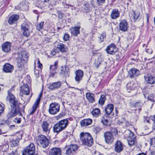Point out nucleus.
I'll return each instance as SVG.
<instances>
[{
	"instance_id": "nucleus-1",
	"label": "nucleus",
	"mask_w": 155,
	"mask_h": 155,
	"mask_svg": "<svg viewBox=\"0 0 155 155\" xmlns=\"http://www.w3.org/2000/svg\"><path fill=\"white\" fill-rule=\"evenodd\" d=\"M17 54L18 55L17 58L18 69L23 73L25 71L24 64L28 59L27 53L25 52H22L21 53H18Z\"/></svg>"
},
{
	"instance_id": "nucleus-2",
	"label": "nucleus",
	"mask_w": 155,
	"mask_h": 155,
	"mask_svg": "<svg viewBox=\"0 0 155 155\" xmlns=\"http://www.w3.org/2000/svg\"><path fill=\"white\" fill-rule=\"evenodd\" d=\"M80 140L82 144L88 147H91L94 141L91 135L87 132H82L80 135Z\"/></svg>"
},
{
	"instance_id": "nucleus-3",
	"label": "nucleus",
	"mask_w": 155,
	"mask_h": 155,
	"mask_svg": "<svg viewBox=\"0 0 155 155\" xmlns=\"http://www.w3.org/2000/svg\"><path fill=\"white\" fill-rule=\"evenodd\" d=\"M117 129L115 128H112L110 131H107L104 134V137L106 143L108 144L112 143L114 139V137L117 135Z\"/></svg>"
},
{
	"instance_id": "nucleus-4",
	"label": "nucleus",
	"mask_w": 155,
	"mask_h": 155,
	"mask_svg": "<svg viewBox=\"0 0 155 155\" xmlns=\"http://www.w3.org/2000/svg\"><path fill=\"white\" fill-rule=\"evenodd\" d=\"M68 121L65 119L58 121L53 127V132L58 134L64 130L68 125Z\"/></svg>"
},
{
	"instance_id": "nucleus-5",
	"label": "nucleus",
	"mask_w": 155,
	"mask_h": 155,
	"mask_svg": "<svg viewBox=\"0 0 155 155\" xmlns=\"http://www.w3.org/2000/svg\"><path fill=\"white\" fill-rule=\"evenodd\" d=\"M137 137L134 133L130 130L129 135L127 140L129 146L131 147L134 146L138 147L139 144L138 143L136 139Z\"/></svg>"
},
{
	"instance_id": "nucleus-6",
	"label": "nucleus",
	"mask_w": 155,
	"mask_h": 155,
	"mask_svg": "<svg viewBox=\"0 0 155 155\" xmlns=\"http://www.w3.org/2000/svg\"><path fill=\"white\" fill-rule=\"evenodd\" d=\"M35 146L33 143H31L24 148L22 155H35Z\"/></svg>"
},
{
	"instance_id": "nucleus-7",
	"label": "nucleus",
	"mask_w": 155,
	"mask_h": 155,
	"mask_svg": "<svg viewBox=\"0 0 155 155\" xmlns=\"http://www.w3.org/2000/svg\"><path fill=\"white\" fill-rule=\"evenodd\" d=\"M8 101L12 108L19 109L18 102L14 95L9 91L8 92Z\"/></svg>"
},
{
	"instance_id": "nucleus-8",
	"label": "nucleus",
	"mask_w": 155,
	"mask_h": 155,
	"mask_svg": "<svg viewBox=\"0 0 155 155\" xmlns=\"http://www.w3.org/2000/svg\"><path fill=\"white\" fill-rule=\"evenodd\" d=\"M60 107V104L56 102L52 103L49 105L48 112L51 114H55L59 111Z\"/></svg>"
},
{
	"instance_id": "nucleus-9",
	"label": "nucleus",
	"mask_w": 155,
	"mask_h": 155,
	"mask_svg": "<svg viewBox=\"0 0 155 155\" xmlns=\"http://www.w3.org/2000/svg\"><path fill=\"white\" fill-rule=\"evenodd\" d=\"M37 142L40 144V147L43 148L47 147L49 143L48 139L44 135H41L38 137Z\"/></svg>"
},
{
	"instance_id": "nucleus-10",
	"label": "nucleus",
	"mask_w": 155,
	"mask_h": 155,
	"mask_svg": "<svg viewBox=\"0 0 155 155\" xmlns=\"http://www.w3.org/2000/svg\"><path fill=\"white\" fill-rule=\"evenodd\" d=\"M129 28L128 22L125 19L122 20L119 24V29L123 32L127 31Z\"/></svg>"
},
{
	"instance_id": "nucleus-11",
	"label": "nucleus",
	"mask_w": 155,
	"mask_h": 155,
	"mask_svg": "<svg viewBox=\"0 0 155 155\" xmlns=\"http://www.w3.org/2000/svg\"><path fill=\"white\" fill-rule=\"evenodd\" d=\"M140 74V71L134 68L130 69L128 71V76L131 78L137 77Z\"/></svg>"
},
{
	"instance_id": "nucleus-12",
	"label": "nucleus",
	"mask_w": 155,
	"mask_h": 155,
	"mask_svg": "<svg viewBox=\"0 0 155 155\" xmlns=\"http://www.w3.org/2000/svg\"><path fill=\"white\" fill-rule=\"evenodd\" d=\"M118 50V49L114 44H111L107 46L106 49L107 52L110 54L114 55Z\"/></svg>"
},
{
	"instance_id": "nucleus-13",
	"label": "nucleus",
	"mask_w": 155,
	"mask_h": 155,
	"mask_svg": "<svg viewBox=\"0 0 155 155\" xmlns=\"http://www.w3.org/2000/svg\"><path fill=\"white\" fill-rule=\"evenodd\" d=\"M58 62L56 61L54 65H50V76L53 77L57 73V69L58 68Z\"/></svg>"
},
{
	"instance_id": "nucleus-14",
	"label": "nucleus",
	"mask_w": 155,
	"mask_h": 155,
	"mask_svg": "<svg viewBox=\"0 0 155 155\" xmlns=\"http://www.w3.org/2000/svg\"><path fill=\"white\" fill-rule=\"evenodd\" d=\"M78 147V146L76 144H71L68 146L66 151V154L70 155L74 154L77 150Z\"/></svg>"
},
{
	"instance_id": "nucleus-15",
	"label": "nucleus",
	"mask_w": 155,
	"mask_h": 155,
	"mask_svg": "<svg viewBox=\"0 0 155 155\" xmlns=\"http://www.w3.org/2000/svg\"><path fill=\"white\" fill-rule=\"evenodd\" d=\"M75 80L78 83H79L80 81L82 80L84 76L83 71L81 70H78L75 72Z\"/></svg>"
},
{
	"instance_id": "nucleus-16",
	"label": "nucleus",
	"mask_w": 155,
	"mask_h": 155,
	"mask_svg": "<svg viewBox=\"0 0 155 155\" xmlns=\"http://www.w3.org/2000/svg\"><path fill=\"white\" fill-rule=\"evenodd\" d=\"M2 71L6 73H11L14 69V66L9 63H5L3 66Z\"/></svg>"
},
{
	"instance_id": "nucleus-17",
	"label": "nucleus",
	"mask_w": 155,
	"mask_h": 155,
	"mask_svg": "<svg viewBox=\"0 0 155 155\" xmlns=\"http://www.w3.org/2000/svg\"><path fill=\"white\" fill-rule=\"evenodd\" d=\"M21 29L23 32L24 35L28 37L30 34L28 25L26 23H23L21 25Z\"/></svg>"
},
{
	"instance_id": "nucleus-18",
	"label": "nucleus",
	"mask_w": 155,
	"mask_h": 155,
	"mask_svg": "<svg viewBox=\"0 0 155 155\" xmlns=\"http://www.w3.org/2000/svg\"><path fill=\"white\" fill-rule=\"evenodd\" d=\"M144 78L148 84H151L155 83V77L152 76L150 74H148L144 76Z\"/></svg>"
},
{
	"instance_id": "nucleus-19",
	"label": "nucleus",
	"mask_w": 155,
	"mask_h": 155,
	"mask_svg": "<svg viewBox=\"0 0 155 155\" xmlns=\"http://www.w3.org/2000/svg\"><path fill=\"white\" fill-rule=\"evenodd\" d=\"M61 86V82L58 81L50 83L48 86V88L51 90H55L60 88Z\"/></svg>"
},
{
	"instance_id": "nucleus-20",
	"label": "nucleus",
	"mask_w": 155,
	"mask_h": 155,
	"mask_svg": "<svg viewBox=\"0 0 155 155\" xmlns=\"http://www.w3.org/2000/svg\"><path fill=\"white\" fill-rule=\"evenodd\" d=\"M41 127L42 130L47 134H49L50 131L49 125L47 121H44L42 122L41 124Z\"/></svg>"
},
{
	"instance_id": "nucleus-21",
	"label": "nucleus",
	"mask_w": 155,
	"mask_h": 155,
	"mask_svg": "<svg viewBox=\"0 0 155 155\" xmlns=\"http://www.w3.org/2000/svg\"><path fill=\"white\" fill-rule=\"evenodd\" d=\"M80 28L81 27L80 26L71 28L70 29V31L71 35L75 37L77 36L80 33Z\"/></svg>"
},
{
	"instance_id": "nucleus-22",
	"label": "nucleus",
	"mask_w": 155,
	"mask_h": 155,
	"mask_svg": "<svg viewBox=\"0 0 155 155\" xmlns=\"http://www.w3.org/2000/svg\"><path fill=\"white\" fill-rule=\"evenodd\" d=\"M11 44L9 42H6L2 46V50L5 52H8L11 50Z\"/></svg>"
},
{
	"instance_id": "nucleus-23",
	"label": "nucleus",
	"mask_w": 155,
	"mask_h": 155,
	"mask_svg": "<svg viewBox=\"0 0 155 155\" xmlns=\"http://www.w3.org/2000/svg\"><path fill=\"white\" fill-rule=\"evenodd\" d=\"M61 70L60 73L62 77H67L69 76L70 72L68 68L65 67L61 66Z\"/></svg>"
},
{
	"instance_id": "nucleus-24",
	"label": "nucleus",
	"mask_w": 155,
	"mask_h": 155,
	"mask_svg": "<svg viewBox=\"0 0 155 155\" xmlns=\"http://www.w3.org/2000/svg\"><path fill=\"white\" fill-rule=\"evenodd\" d=\"M19 109L14 108L10 109L7 115L8 118H12L15 117L18 114Z\"/></svg>"
},
{
	"instance_id": "nucleus-25",
	"label": "nucleus",
	"mask_w": 155,
	"mask_h": 155,
	"mask_svg": "<svg viewBox=\"0 0 155 155\" xmlns=\"http://www.w3.org/2000/svg\"><path fill=\"white\" fill-rule=\"evenodd\" d=\"M19 19V16L18 15H13L9 18L8 22L10 25L16 23Z\"/></svg>"
},
{
	"instance_id": "nucleus-26",
	"label": "nucleus",
	"mask_w": 155,
	"mask_h": 155,
	"mask_svg": "<svg viewBox=\"0 0 155 155\" xmlns=\"http://www.w3.org/2000/svg\"><path fill=\"white\" fill-rule=\"evenodd\" d=\"M20 95L21 96V99L24 101V104H26L29 101L32 94L30 96L29 94H20Z\"/></svg>"
},
{
	"instance_id": "nucleus-27",
	"label": "nucleus",
	"mask_w": 155,
	"mask_h": 155,
	"mask_svg": "<svg viewBox=\"0 0 155 155\" xmlns=\"http://www.w3.org/2000/svg\"><path fill=\"white\" fill-rule=\"evenodd\" d=\"M123 149V145L120 141H117L115 143V150L117 153L121 151Z\"/></svg>"
},
{
	"instance_id": "nucleus-28",
	"label": "nucleus",
	"mask_w": 155,
	"mask_h": 155,
	"mask_svg": "<svg viewBox=\"0 0 155 155\" xmlns=\"http://www.w3.org/2000/svg\"><path fill=\"white\" fill-rule=\"evenodd\" d=\"M61 149L58 148H53L49 152L50 155H61Z\"/></svg>"
},
{
	"instance_id": "nucleus-29",
	"label": "nucleus",
	"mask_w": 155,
	"mask_h": 155,
	"mask_svg": "<svg viewBox=\"0 0 155 155\" xmlns=\"http://www.w3.org/2000/svg\"><path fill=\"white\" fill-rule=\"evenodd\" d=\"M120 12L118 9H113L110 14V17L113 19H115L120 16Z\"/></svg>"
},
{
	"instance_id": "nucleus-30",
	"label": "nucleus",
	"mask_w": 155,
	"mask_h": 155,
	"mask_svg": "<svg viewBox=\"0 0 155 155\" xmlns=\"http://www.w3.org/2000/svg\"><path fill=\"white\" fill-rule=\"evenodd\" d=\"M92 120L90 118L84 119L82 120L80 122L81 126L85 127L90 125L92 123Z\"/></svg>"
},
{
	"instance_id": "nucleus-31",
	"label": "nucleus",
	"mask_w": 155,
	"mask_h": 155,
	"mask_svg": "<svg viewBox=\"0 0 155 155\" xmlns=\"http://www.w3.org/2000/svg\"><path fill=\"white\" fill-rule=\"evenodd\" d=\"M30 92V89L28 84H25L24 85L21 87L20 91V94H29Z\"/></svg>"
},
{
	"instance_id": "nucleus-32",
	"label": "nucleus",
	"mask_w": 155,
	"mask_h": 155,
	"mask_svg": "<svg viewBox=\"0 0 155 155\" xmlns=\"http://www.w3.org/2000/svg\"><path fill=\"white\" fill-rule=\"evenodd\" d=\"M57 48L61 52L63 53L66 52L68 50L67 47L62 43H59L58 44Z\"/></svg>"
},
{
	"instance_id": "nucleus-33",
	"label": "nucleus",
	"mask_w": 155,
	"mask_h": 155,
	"mask_svg": "<svg viewBox=\"0 0 155 155\" xmlns=\"http://www.w3.org/2000/svg\"><path fill=\"white\" fill-rule=\"evenodd\" d=\"M114 110V106L111 104H109L106 107L105 109L106 113L107 115L112 114V111Z\"/></svg>"
},
{
	"instance_id": "nucleus-34",
	"label": "nucleus",
	"mask_w": 155,
	"mask_h": 155,
	"mask_svg": "<svg viewBox=\"0 0 155 155\" xmlns=\"http://www.w3.org/2000/svg\"><path fill=\"white\" fill-rule=\"evenodd\" d=\"M91 113L94 117L96 118L99 117L101 115V111L100 109L96 108L94 109Z\"/></svg>"
},
{
	"instance_id": "nucleus-35",
	"label": "nucleus",
	"mask_w": 155,
	"mask_h": 155,
	"mask_svg": "<svg viewBox=\"0 0 155 155\" xmlns=\"http://www.w3.org/2000/svg\"><path fill=\"white\" fill-rule=\"evenodd\" d=\"M145 102V99H143L138 100L137 102L133 104V106L135 107H137L142 106Z\"/></svg>"
},
{
	"instance_id": "nucleus-36",
	"label": "nucleus",
	"mask_w": 155,
	"mask_h": 155,
	"mask_svg": "<svg viewBox=\"0 0 155 155\" xmlns=\"http://www.w3.org/2000/svg\"><path fill=\"white\" fill-rule=\"evenodd\" d=\"M94 95L90 93H87L86 94V97L88 100L91 103H93L94 101Z\"/></svg>"
},
{
	"instance_id": "nucleus-37",
	"label": "nucleus",
	"mask_w": 155,
	"mask_h": 155,
	"mask_svg": "<svg viewBox=\"0 0 155 155\" xmlns=\"http://www.w3.org/2000/svg\"><path fill=\"white\" fill-rule=\"evenodd\" d=\"M20 9L22 10H27L28 8V6L27 2H21L19 5Z\"/></svg>"
},
{
	"instance_id": "nucleus-38",
	"label": "nucleus",
	"mask_w": 155,
	"mask_h": 155,
	"mask_svg": "<svg viewBox=\"0 0 155 155\" xmlns=\"http://www.w3.org/2000/svg\"><path fill=\"white\" fill-rule=\"evenodd\" d=\"M106 38V34L105 33H102L97 38V41L99 43H101Z\"/></svg>"
},
{
	"instance_id": "nucleus-39",
	"label": "nucleus",
	"mask_w": 155,
	"mask_h": 155,
	"mask_svg": "<svg viewBox=\"0 0 155 155\" xmlns=\"http://www.w3.org/2000/svg\"><path fill=\"white\" fill-rule=\"evenodd\" d=\"M39 105L34 103L32 107V109L29 111V115H32L36 110L37 108L38 107Z\"/></svg>"
},
{
	"instance_id": "nucleus-40",
	"label": "nucleus",
	"mask_w": 155,
	"mask_h": 155,
	"mask_svg": "<svg viewBox=\"0 0 155 155\" xmlns=\"http://www.w3.org/2000/svg\"><path fill=\"white\" fill-rule=\"evenodd\" d=\"M135 86L133 83L130 82L127 84V88L128 90L131 91L135 89Z\"/></svg>"
},
{
	"instance_id": "nucleus-41",
	"label": "nucleus",
	"mask_w": 155,
	"mask_h": 155,
	"mask_svg": "<svg viewBox=\"0 0 155 155\" xmlns=\"http://www.w3.org/2000/svg\"><path fill=\"white\" fill-rule=\"evenodd\" d=\"M106 100L105 96L104 94L101 95L100 98L99 100L98 103L101 105H103L104 104L105 100Z\"/></svg>"
},
{
	"instance_id": "nucleus-42",
	"label": "nucleus",
	"mask_w": 155,
	"mask_h": 155,
	"mask_svg": "<svg viewBox=\"0 0 155 155\" xmlns=\"http://www.w3.org/2000/svg\"><path fill=\"white\" fill-rule=\"evenodd\" d=\"M44 23V22L43 21L41 22L40 23L38 24L36 26L37 29L38 31H41L42 34H43L42 32V30L43 29Z\"/></svg>"
},
{
	"instance_id": "nucleus-43",
	"label": "nucleus",
	"mask_w": 155,
	"mask_h": 155,
	"mask_svg": "<svg viewBox=\"0 0 155 155\" xmlns=\"http://www.w3.org/2000/svg\"><path fill=\"white\" fill-rule=\"evenodd\" d=\"M20 139L19 138H16V139L13 140L12 141V144L11 145L12 147H15L17 146L19 143Z\"/></svg>"
},
{
	"instance_id": "nucleus-44",
	"label": "nucleus",
	"mask_w": 155,
	"mask_h": 155,
	"mask_svg": "<svg viewBox=\"0 0 155 155\" xmlns=\"http://www.w3.org/2000/svg\"><path fill=\"white\" fill-rule=\"evenodd\" d=\"M133 18L134 20L138 19L140 15V13L138 11H135L133 12Z\"/></svg>"
},
{
	"instance_id": "nucleus-45",
	"label": "nucleus",
	"mask_w": 155,
	"mask_h": 155,
	"mask_svg": "<svg viewBox=\"0 0 155 155\" xmlns=\"http://www.w3.org/2000/svg\"><path fill=\"white\" fill-rule=\"evenodd\" d=\"M42 93H43L42 91H41V93L39 94L38 95V99L36 100L35 103L39 105L40 102V101L41 100V97L42 95Z\"/></svg>"
},
{
	"instance_id": "nucleus-46",
	"label": "nucleus",
	"mask_w": 155,
	"mask_h": 155,
	"mask_svg": "<svg viewBox=\"0 0 155 155\" xmlns=\"http://www.w3.org/2000/svg\"><path fill=\"white\" fill-rule=\"evenodd\" d=\"M101 130V128L99 127H96L94 128V131L96 134H99Z\"/></svg>"
},
{
	"instance_id": "nucleus-47",
	"label": "nucleus",
	"mask_w": 155,
	"mask_h": 155,
	"mask_svg": "<svg viewBox=\"0 0 155 155\" xmlns=\"http://www.w3.org/2000/svg\"><path fill=\"white\" fill-rule=\"evenodd\" d=\"M148 100L152 102H154L155 101V100H154V96L153 94H149L148 96Z\"/></svg>"
},
{
	"instance_id": "nucleus-48",
	"label": "nucleus",
	"mask_w": 155,
	"mask_h": 155,
	"mask_svg": "<svg viewBox=\"0 0 155 155\" xmlns=\"http://www.w3.org/2000/svg\"><path fill=\"white\" fill-rule=\"evenodd\" d=\"M150 144L153 147H155V137L150 140Z\"/></svg>"
},
{
	"instance_id": "nucleus-49",
	"label": "nucleus",
	"mask_w": 155,
	"mask_h": 155,
	"mask_svg": "<svg viewBox=\"0 0 155 155\" xmlns=\"http://www.w3.org/2000/svg\"><path fill=\"white\" fill-rule=\"evenodd\" d=\"M101 122L104 125L107 126L108 125V121L107 119L103 118L101 120Z\"/></svg>"
},
{
	"instance_id": "nucleus-50",
	"label": "nucleus",
	"mask_w": 155,
	"mask_h": 155,
	"mask_svg": "<svg viewBox=\"0 0 155 155\" xmlns=\"http://www.w3.org/2000/svg\"><path fill=\"white\" fill-rule=\"evenodd\" d=\"M70 38V36L69 34H65L64 35L63 37V39L64 41H67Z\"/></svg>"
},
{
	"instance_id": "nucleus-51",
	"label": "nucleus",
	"mask_w": 155,
	"mask_h": 155,
	"mask_svg": "<svg viewBox=\"0 0 155 155\" xmlns=\"http://www.w3.org/2000/svg\"><path fill=\"white\" fill-rule=\"evenodd\" d=\"M37 61V64L38 67L40 68H41L42 67V64L40 63V62L39 59H37L35 60V61Z\"/></svg>"
},
{
	"instance_id": "nucleus-52",
	"label": "nucleus",
	"mask_w": 155,
	"mask_h": 155,
	"mask_svg": "<svg viewBox=\"0 0 155 155\" xmlns=\"http://www.w3.org/2000/svg\"><path fill=\"white\" fill-rule=\"evenodd\" d=\"M58 54V53L56 52L54 50H52L51 51V54L53 56H57V54Z\"/></svg>"
},
{
	"instance_id": "nucleus-53",
	"label": "nucleus",
	"mask_w": 155,
	"mask_h": 155,
	"mask_svg": "<svg viewBox=\"0 0 155 155\" xmlns=\"http://www.w3.org/2000/svg\"><path fill=\"white\" fill-rule=\"evenodd\" d=\"M144 121L145 122H147L148 123H150V119L149 117H144Z\"/></svg>"
},
{
	"instance_id": "nucleus-54",
	"label": "nucleus",
	"mask_w": 155,
	"mask_h": 155,
	"mask_svg": "<svg viewBox=\"0 0 155 155\" xmlns=\"http://www.w3.org/2000/svg\"><path fill=\"white\" fill-rule=\"evenodd\" d=\"M105 0H97V3L99 5H101L105 2Z\"/></svg>"
},
{
	"instance_id": "nucleus-55",
	"label": "nucleus",
	"mask_w": 155,
	"mask_h": 155,
	"mask_svg": "<svg viewBox=\"0 0 155 155\" xmlns=\"http://www.w3.org/2000/svg\"><path fill=\"white\" fill-rule=\"evenodd\" d=\"M4 111V107L0 104V116H1V114L3 113Z\"/></svg>"
},
{
	"instance_id": "nucleus-56",
	"label": "nucleus",
	"mask_w": 155,
	"mask_h": 155,
	"mask_svg": "<svg viewBox=\"0 0 155 155\" xmlns=\"http://www.w3.org/2000/svg\"><path fill=\"white\" fill-rule=\"evenodd\" d=\"M17 149L14 151H12L11 153L8 154L9 155H17Z\"/></svg>"
},
{
	"instance_id": "nucleus-57",
	"label": "nucleus",
	"mask_w": 155,
	"mask_h": 155,
	"mask_svg": "<svg viewBox=\"0 0 155 155\" xmlns=\"http://www.w3.org/2000/svg\"><path fill=\"white\" fill-rule=\"evenodd\" d=\"M58 16L61 19L63 17L64 15V14L63 13L60 12H58Z\"/></svg>"
},
{
	"instance_id": "nucleus-58",
	"label": "nucleus",
	"mask_w": 155,
	"mask_h": 155,
	"mask_svg": "<svg viewBox=\"0 0 155 155\" xmlns=\"http://www.w3.org/2000/svg\"><path fill=\"white\" fill-rule=\"evenodd\" d=\"M15 121L17 122L18 123H20L21 122V119L20 118H15Z\"/></svg>"
},
{
	"instance_id": "nucleus-59",
	"label": "nucleus",
	"mask_w": 155,
	"mask_h": 155,
	"mask_svg": "<svg viewBox=\"0 0 155 155\" xmlns=\"http://www.w3.org/2000/svg\"><path fill=\"white\" fill-rule=\"evenodd\" d=\"M34 73L36 77H38L39 76V73L38 71H35Z\"/></svg>"
},
{
	"instance_id": "nucleus-60",
	"label": "nucleus",
	"mask_w": 155,
	"mask_h": 155,
	"mask_svg": "<svg viewBox=\"0 0 155 155\" xmlns=\"http://www.w3.org/2000/svg\"><path fill=\"white\" fill-rule=\"evenodd\" d=\"M146 52L149 54H151L153 52V51L151 49H149L146 50Z\"/></svg>"
},
{
	"instance_id": "nucleus-61",
	"label": "nucleus",
	"mask_w": 155,
	"mask_h": 155,
	"mask_svg": "<svg viewBox=\"0 0 155 155\" xmlns=\"http://www.w3.org/2000/svg\"><path fill=\"white\" fill-rule=\"evenodd\" d=\"M15 86H13L8 91V92L9 91L10 93H11V91H14L15 90Z\"/></svg>"
},
{
	"instance_id": "nucleus-62",
	"label": "nucleus",
	"mask_w": 155,
	"mask_h": 155,
	"mask_svg": "<svg viewBox=\"0 0 155 155\" xmlns=\"http://www.w3.org/2000/svg\"><path fill=\"white\" fill-rule=\"evenodd\" d=\"M151 119L153 122H155V115L150 117Z\"/></svg>"
},
{
	"instance_id": "nucleus-63",
	"label": "nucleus",
	"mask_w": 155,
	"mask_h": 155,
	"mask_svg": "<svg viewBox=\"0 0 155 155\" xmlns=\"http://www.w3.org/2000/svg\"><path fill=\"white\" fill-rule=\"evenodd\" d=\"M150 153L151 155H155V151L154 150L151 151Z\"/></svg>"
},
{
	"instance_id": "nucleus-64",
	"label": "nucleus",
	"mask_w": 155,
	"mask_h": 155,
	"mask_svg": "<svg viewBox=\"0 0 155 155\" xmlns=\"http://www.w3.org/2000/svg\"><path fill=\"white\" fill-rule=\"evenodd\" d=\"M152 127L153 128V129L155 130V122H153Z\"/></svg>"
}]
</instances>
